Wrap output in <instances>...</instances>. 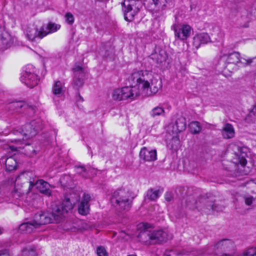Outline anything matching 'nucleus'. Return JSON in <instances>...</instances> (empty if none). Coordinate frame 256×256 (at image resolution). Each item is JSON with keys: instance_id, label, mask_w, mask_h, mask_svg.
<instances>
[{"instance_id": "nucleus-11", "label": "nucleus", "mask_w": 256, "mask_h": 256, "mask_svg": "<svg viewBox=\"0 0 256 256\" xmlns=\"http://www.w3.org/2000/svg\"><path fill=\"white\" fill-rule=\"evenodd\" d=\"M34 186L40 193L48 196L51 195L50 185L48 182L42 180H38L36 182H34V180L30 181L29 189H31Z\"/></svg>"}, {"instance_id": "nucleus-43", "label": "nucleus", "mask_w": 256, "mask_h": 256, "mask_svg": "<svg viewBox=\"0 0 256 256\" xmlns=\"http://www.w3.org/2000/svg\"><path fill=\"white\" fill-rule=\"evenodd\" d=\"M165 198L168 202H170L172 199V196L170 192H166L165 194Z\"/></svg>"}, {"instance_id": "nucleus-41", "label": "nucleus", "mask_w": 256, "mask_h": 256, "mask_svg": "<svg viewBox=\"0 0 256 256\" xmlns=\"http://www.w3.org/2000/svg\"><path fill=\"white\" fill-rule=\"evenodd\" d=\"M253 201L252 196H248L245 198V203L248 206H250Z\"/></svg>"}, {"instance_id": "nucleus-2", "label": "nucleus", "mask_w": 256, "mask_h": 256, "mask_svg": "<svg viewBox=\"0 0 256 256\" xmlns=\"http://www.w3.org/2000/svg\"><path fill=\"white\" fill-rule=\"evenodd\" d=\"M142 230L141 238L146 244H154L166 242L168 239V233L163 230H151L153 228L152 224L143 222L140 224Z\"/></svg>"}, {"instance_id": "nucleus-16", "label": "nucleus", "mask_w": 256, "mask_h": 256, "mask_svg": "<svg viewBox=\"0 0 256 256\" xmlns=\"http://www.w3.org/2000/svg\"><path fill=\"white\" fill-rule=\"evenodd\" d=\"M90 194H84L78 208V212L80 214L86 215L89 212V202L90 200Z\"/></svg>"}, {"instance_id": "nucleus-6", "label": "nucleus", "mask_w": 256, "mask_h": 256, "mask_svg": "<svg viewBox=\"0 0 256 256\" xmlns=\"http://www.w3.org/2000/svg\"><path fill=\"white\" fill-rule=\"evenodd\" d=\"M42 128L43 124L42 120L38 119L25 124L22 127L20 132L26 140L29 139L36 136Z\"/></svg>"}, {"instance_id": "nucleus-8", "label": "nucleus", "mask_w": 256, "mask_h": 256, "mask_svg": "<svg viewBox=\"0 0 256 256\" xmlns=\"http://www.w3.org/2000/svg\"><path fill=\"white\" fill-rule=\"evenodd\" d=\"M30 68H32V66H28L22 72L20 76V81L28 87L32 88L38 84L39 80L38 76L34 73V70L30 71Z\"/></svg>"}, {"instance_id": "nucleus-25", "label": "nucleus", "mask_w": 256, "mask_h": 256, "mask_svg": "<svg viewBox=\"0 0 256 256\" xmlns=\"http://www.w3.org/2000/svg\"><path fill=\"white\" fill-rule=\"evenodd\" d=\"M163 192V190L150 189L147 192V197L151 200H154L157 199Z\"/></svg>"}, {"instance_id": "nucleus-44", "label": "nucleus", "mask_w": 256, "mask_h": 256, "mask_svg": "<svg viewBox=\"0 0 256 256\" xmlns=\"http://www.w3.org/2000/svg\"><path fill=\"white\" fill-rule=\"evenodd\" d=\"M164 0L166 2H168V1H172V0ZM152 1L156 6L158 5V4H160L162 2V0H152Z\"/></svg>"}, {"instance_id": "nucleus-22", "label": "nucleus", "mask_w": 256, "mask_h": 256, "mask_svg": "<svg viewBox=\"0 0 256 256\" xmlns=\"http://www.w3.org/2000/svg\"><path fill=\"white\" fill-rule=\"evenodd\" d=\"M52 92L54 95L60 97L64 92V84L60 80L55 82L52 88Z\"/></svg>"}, {"instance_id": "nucleus-28", "label": "nucleus", "mask_w": 256, "mask_h": 256, "mask_svg": "<svg viewBox=\"0 0 256 256\" xmlns=\"http://www.w3.org/2000/svg\"><path fill=\"white\" fill-rule=\"evenodd\" d=\"M24 150L25 154L29 156H33L36 154V150L34 147L29 144H26L23 147H19Z\"/></svg>"}, {"instance_id": "nucleus-4", "label": "nucleus", "mask_w": 256, "mask_h": 256, "mask_svg": "<svg viewBox=\"0 0 256 256\" xmlns=\"http://www.w3.org/2000/svg\"><path fill=\"white\" fill-rule=\"evenodd\" d=\"M53 222L50 213L43 212L35 214L34 219L21 224L19 230L22 232H31L41 225Z\"/></svg>"}, {"instance_id": "nucleus-39", "label": "nucleus", "mask_w": 256, "mask_h": 256, "mask_svg": "<svg viewBox=\"0 0 256 256\" xmlns=\"http://www.w3.org/2000/svg\"><path fill=\"white\" fill-rule=\"evenodd\" d=\"M224 256H254V254L252 253L250 250L244 252L242 254L238 255H228L225 254Z\"/></svg>"}, {"instance_id": "nucleus-5", "label": "nucleus", "mask_w": 256, "mask_h": 256, "mask_svg": "<svg viewBox=\"0 0 256 256\" xmlns=\"http://www.w3.org/2000/svg\"><path fill=\"white\" fill-rule=\"evenodd\" d=\"M72 208L73 204L68 198H65L60 204L54 206L52 208V212L50 213L53 222H60L68 212Z\"/></svg>"}, {"instance_id": "nucleus-12", "label": "nucleus", "mask_w": 256, "mask_h": 256, "mask_svg": "<svg viewBox=\"0 0 256 256\" xmlns=\"http://www.w3.org/2000/svg\"><path fill=\"white\" fill-rule=\"evenodd\" d=\"M139 156L144 162H154L157 159L156 150L143 147L140 150Z\"/></svg>"}, {"instance_id": "nucleus-37", "label": "nucleus", "mask_w": 256, "mask_h": 256, "mask_svg": "<svg viewBox=\"0 0 256 256\" xmlns=\"http://www.w3.org/2000/svg\"><path fill=\"white\" fill-rule=\"evenodd\" d=\"M242 60L244 61V64L246 66H256V56L249 59L242 58Z\"/></svg>"}, {"instance_id": "nucleus-29", "label": "nucleus", "mask_w": 256, "mask_h": 256, "mask_svg": "<svg viewBox=\"0 0 256 256\" xmlns=\"http://www.w3.org/2000/svg\"><path fill=\"white\" fill-rule=\"evenodd\" d=\"M112 98L115 100L120 101L124 100L122 88H118L114 90L112 92Z\"/></svg>"}, {"instance_id": "nucleus-26", "label": "nucleus", "mask_w": 256, "mask_h": 256, "mask_svg": "<svg viewBox=\"0 0 256 256\" xmlns=\"http://www.w3.org/2000/svg\"><path fill=\"white\" fill-rule=\"evenodd\" d=\"M60 28V25L54 22H49L46 26H44L45 32L47 33V35L50 33L56 32Z\"/></svg>"}, {"instance_id": "nucleus-47", "label": "nucleus", "mask_w": 256, "mask_h": 256, "mask_svg": "<svg viewBox=\"0 0 256 256\" xmlns=\"http://www.w3.org/2000/svg\"><path fill=\"white\" fill-rule=\"evenodd\" d=\"M2 234V230L0 228V234Z\"/></svg>"}, {"instance_id": "nucleus-13", "label": "nucleus", "mask_w": 256, "mask_h": 256, "mask_svg": "<svg viewBox=\"0 0 256 256\" xmlns=\"http://www.w3.org/2000/svg\"><path fill=\"white\" fill-rule=\"evenodd\" d=\"M211 42L209 34L206 32L196 34L193 38L192 44L196 49H198L202 44H205Z\"/></svg>"}, {"instance_id": "nucleus-38", "label": "nucleus", "mask_w": 256, "mask_h": 256, "mask_svg": "<svg viewBox=\"0 0 256 256\" xmlns=\"http://www.w3.org/2000/svg\"><path fill=\"white\" fill-rule=\"evenodd\" d=\"M96 254L98 256H108V253L104 248L100 246L97 248Z\"/></svg>"}, {"instance_id": "nucleus-34", "label": "nucleus", "mask_w": 256, "mask_h": 256, "mask_svg": "<svg viewBox=\"0 0 256 256\" xmlns=\"http://www.w3.org/2000/svg\"><path fill=\"white\" fill-rule=\"evenodd\" d=\"M72 70L74 73V76H80L82 78H84V68L80 66H75L72 68Z\"/></svg>"}, {"instance_id": "nucleus-18", "label": "nucleus", "mask_w": 256, "mask_h": 256, "mask_svg": "<svg viewBox=\"0 0 256 256\" xmlns=\"http://www.w3.org/2000/svg\"><path fill=\"white\" fill-rule=\"evenodd\" d=\"M150 58L158 64L162 66L165 64L168 58V54L164 50H160L158 52H155L152 54Z\"/></svg>"}, {"instance_id": "nucleus-10", "label": "nucleus", "mask_w": 256, "mask_h": 256, "mask_svg": "<svg viewBox=\"0 0 256 256\" xmlns=\"http://www.w3.org/2000/svg\"><path fill=\"white\" fill-rule=\"evenodd\" d=\"M26 35L30 40L34 41L36 38L42 39L47 36V33L45 32L44 26H43L38 28L34 26H32L27 28Z\"/></svg>"}, {"instance_id": "nucleus-48", "label": "nucleus", "mask_w": 256, "mask_h": 256, "mask_svg": "<svg viewBox=\"0 0 256 256\" xmlns=\"http://www.w3.org/2000/svg\"><path fill=\"white\" fill-rule=\"evenodd\" d=\"M60 182H62V178H60Z\"/></svg>"}, {"instance_id": "nucleus-46", "label": "nucleus", "mask_w": 256, "mask_h": 256, "mask_svg": "<svg viewBox=\"0 0 256 256\" xmlns=\"http://www.w3.org/2000/svg\"><path fill=\"white\" fill-rule=\"evenodd\" d=\"M79 97H80V99H82V100H83V99H82V98L81 97V96H79Z\"/></svg>"}, {"instance_id": "nucleus-30", "label": "nucleus", "mask_w": 256, "mask_h": 256, "mask_svg": "<svg viewBox=\"0 0 256 256\" xmlns=\"http://www.w3.org/2000/svg\"><path fill=\"white\" fill-rule=\"evenodd\" d=\"M164 113V110L163 108L160 106H156L150 112V116L155 118L157 116H160Z\"/></svg>"}, {"instance_id": "nucleus-17", "label": "nucleus", "mask_w": 256, "mask_h": 256, "mask_svg": "<svg viewBox=\"0 0 256 256\" xmlns=\"http://www.w3.org/2000/svg\"><path fill=\"white\" fill-rule=\"evenodd\" d=\"M186 120L184 117L180 116L176 119L174 123L170 127H172L173 134H178L186 130Z\"/></svg>"}, {"instance_id": "nucleus-19", "label": "nucleus", "mask_w": 256, "mask_h": 256, "mask_svg": "<svg viewBox=\"0 0 256 256\" xmlns=\"http://www.w3.org/2000/svg\"><path fill=\"white\" fill-rule=\"evenodd\" d=\"M122 6L124 19L128 22H132L134 20L135 15L140 10H138L136 7L132 8L126 6Z\"/></svg>"}, {"instance_id": "nucleus-15", "label": "nucleus", "mask_w": 256, "mask_h": 256, "mask_svg": "<svg viewBox=\"0 0 256 256\" xmlns=\"http://www.w3.org/2000/svg\"><path fill=\"white\" fill-rule=\"evenodd\" d=\"M233 146L234 150H237V151L234 152V154L238 160V162L242 166H245L247 162L246 158L247 156L248 148L245 146H238L236 144H234Z\"/></svg>"}, {"instance_id": "nucleus-24", "label": "nucleus", "mask_w": 256, "mask_h": 256, "mask_svg": "<svg viewBox=\"0 0 256 256\" xmlns=\"http://www.w3.org/2000/svg\"><path fill=\"white\" fill-rule=\"evenodd\" d=\"M5 164L6 170L7 171H12L16 168V162L12 156H10L6 158Z\"/></svg>"}, {"instance_id": "nucleus-20", "label": "nucleus", "mask_w": 256, "mask_h": 256, "mask_svg": "<svg viewBox=\"0 0 256 256\" xmlns=\"http://www.w3.org/2000/svg\"><path fill=\"white\" fill-rule=\"evenodd\" d=\"M222 134L224 138L230 139L234 137L235 130L234 126L230 124H226L222 130Z\"/></svg>"}, {"instance_id": "nucleus-42", "label": "nucleus", "mask_w": 256, "mask_h": 256, "mask_svg": "<svg viewBox=\"0 0 256 256\" xmlns=\"http://www.w3.org/2000/svg\"><path fill=\"white\" fill-rule=\"evenodd\" d=\"M14 106L16 108H22L23 107H26L27 106L22 102H18L14 104Z\"/></svg>"}, {"instance_id": "nucleus-7", "label": "nucleus", "mask_w": 256, "mask_h": 256, "mask_svg": "<svg viewBox=\"0 0 256 256\" xmlns=\"http://www.w3.org/2000/svg\"><path fill=\"white\" fill-rule=\"evenodd\" d=\"M186 204L190 207L194 206L196 208H200L204 206L208 210H217L212 197L208 198L204 196L201 197L198 201H196L192 197L190 196L186 200Z\"/></svg>"}, {"instance_id": "nucleus-45", "label": "nucleus", "mask_w": 256, "mask_h": 256, "mask_svg": "<svg viewBox=\"0 0 256 256\" xmlns=\"http://www.w3.org/2000/svg\"><path fill=\"white\" fill-rule=\"evenodd\" d=\"M10 148L12 151H16V148L14 147V146H10Z\"/></svg>"}, {"instance_id": "nucleus-36", "label": "nucleus", "mask_w": 256, "mask_h": 256, "mask_svg": "<svg viewBox=\"0 0 256 256\" xmlns=\"http://www.w3.org/2000/svg\"><path fill=\"white\" fill-rule=\"evenodd\" d=\"M66 22L70 25L74 24V18L73 14L70 12H67L65 14Z\"/></svg>"}, {"instance_id": "nucleus-31", "label": "nucleus", "mask_w": 256, "mask_h": 256, "mask_svg": "<svg viewBox=\"0 0 256 256\" xmlns=\"http://www.w3.org/2000/svg\"><path fill=\"white\" fill-rule=\"evenodd\" d=\"M74 168L76 173L84 178H87L88 177V170L84 166H76Z\"/></svg>"}, {"instance_id": "nucleus-40", "label": "nucleus", "mask_w": 256, "mask_h": 256, "mask_svg": "<svg viewBox=\"0 0 256 256\" xmlns=\"http://www.w3.org/2000/svg\"><path fill=\"white\" fill-rule=\"evenodd\" d=\"M0 256H10L9 250L6 249L0 250Z\"/></svg>"}, {"instance_id": "nucleus-1", "label": "nucleus", "mask_w": 256, "mask_h": 256, "mask_svg": "<svg viewBox=\"0 0 256 256\" xmlns=\"http://www.w3.org/2000/svg\"><path fill=\"white\" fill-rule=\"evenodd\" d=\"M128 80L132 84L140 88L148 96L156 94L162 86L161 80L154 77L152 72L146 70L132 72Z\"/></svg>"}, {"instance_id": "nucleus-27", "label": "nucleus", "mask_w": 256, "mask_h": 256, "mask_svg": "<svg viewBox=\"0 0 256 256\" xmlns=\"http://www.w3.org/2000/svg\"><path fill=\"white\" fill-rule=\"evenodd\" d=\"M232 246V242L228 240H222L218 242L214 246V248L218 249L226 250L230 246Z\"/></svg>"}, {"instance_id": "nucleus-50", "label": "nucleus", "mask_w": 256, "mask_h": 256, "mask_svg": "<svg viewBox=\"0 0 256 256\" xmlns=\"http://www.w3.org/2000/svg\"><path fill=\"white\" fill-rule=\"evenodd\" d=\"M255 255H256V254H255Z\"/></svg>"}, {"instance_id": "nucleus-32", "label": "nucleus", "mask_w": 256, "mask_h": 256, "mask_svg": "<svg viewBox=\"0 0 256 256\" xmlns=\"http://www.w3.org/2000/svg\"><path fill=\"white\" fill-rule=\"evenodd\" d=\"M191 132L194 134L198 133L200 130V123L198 122H192L189 125Z\"/></svg>"}, {"instance_id": "nucleus-14", "label": "nucleus", "mask_w": 256, "mask_h": 256, "mask_svg": "<svg viewBox=\"0 0 256 256\" xmlns=\"http://www.w3.org/2000/svg\"><path fill=\"white\" fill-rule=\"evenodd\" d=\"M124 100H134L140 96L138 88L136 86H125L122 88Z\"/></svg>"}, {"instance_id": "nucleus-49", "label": "nucleus", "mask_w": 256, "mask_h": 256, "mask_svg": "<svg viewBox=\"0 0 256 256\" xmlns=\"http://www.w3.org/2000/svg\"><path fill=\"white\" fill-rule=\"evenodd\" d=\"M225 56H223L222 58H224Z\"/></svg>"}, {"instance_id": "nucleus-35", "label": "nucleus", "mask_w": 256, "mask_h": 256, "mask_svg": "<svg viewBox=\"0 0 256 256\" xmlns=\"http://www.w3.org/2000/svg\"><path fill=\"white\" fill-rule=\"evenodd\" d=\"M163 256H183V254L176 250H166Z\"/></svg>"}, {"instance_id": "nucleus-23", "label": "nucleus", "mask_w": 256, "mask_h": 256, "mask_svg": "<svg viewBox=\"0 0 256 256\" xmlns=\"http://www.w3.org/2000/svg\"><path fill=\"white\" fill-rule=\"evenodd\" d=\"M140 0H124V2L122 3V6L132 8L136 7L138 10H140L142 7Z\"/></svg>"}, {"instance_id": "nucleus-21", "label": "nucleus", "mask_w": 256, "mask_h": 256, "mask_svg": "<svg viewBox=\"0 0 256 256\" xmlns=\"http://www.w3.org/2000/svg\"><path fill=\"white\" fill-rule=\"evenodd\" d=\"M242 58H243L240 59V54L238 52H234L229 54L227 56L226 60L228 64H236L239 62L244 64V61H242Z\"/></svg>"}, {"instance_id": "nucleus-33", "label": "nucleus", "mask_w": 256, "mask_h": 256, "mask_svg": "<svg viewBox=\"0 0 256 256\" xmlns=\"http://www.w3.org/2000/svg\"><path fill=\"white\" fill-rule=\"evenodd\" d=\"M84 84V80L83 78H82L80 76H74V79L73 80L72 84L74 87L76 88H80Z\"/></svg>"}, {"instance_id": "nucleus-9", "label": "nucleus", "mask_w": 256, "mask_h": 256, "mask_svg": "<svg viewBox=\"0 0 256 256\" xmlns=\"http://www.w3.org/2000/svg\"><path fill=\"white\" fill-rule=\"evenodd\" d=\"M172 29L174 30L175 36L180 40H186L190 36L192 30L188 24L178 26L176 24L172 25Z\"/></svg>"}, {"instance_id": "nucleus-3", "label": "nucleus", "mask_w": 256, "mask_h": 256, "mask_svg": "<svg viewBox=\"0 0 256 256\" xmlns=\"http://www.w3.org/2000/svg\"><path fill=\"white\" fill-rule=\"evenodd\" d=\"M133 198L130 192L124 189L115 191L112 196V204L120 210H128L132 206Z\"/></svg>"}]
</instances>
